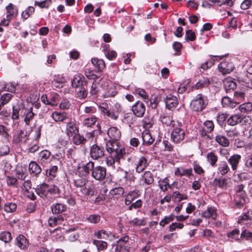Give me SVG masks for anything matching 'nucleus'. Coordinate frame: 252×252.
Segmentation results:
<instances>
[{"label":"nucleus","mask_w":252,"mask_h":252,"mask_svg":"<svg viewBox=\"0 0 252 252\" xmlns=\"http://www.w3.org/2000/svg\"><path fill=\"white\" fill-rule=\"evenodd\" d=\"M34 12V8L32 6H29L22 12V17L24 20L27 19Z\"/></svg>","instance_id":"3c124183"},{"label":"nucleus","mask_w":252,"mask_h":252,"mask_svg":"<svg viewBox=\"0 0 252 252\" xmlns=\"http://www.w3.org/2000/svg\"><path fill=\"white\" fill-rule=\"evenodd\" d=\"M93 244L95 245L98 251L104 250L107 247V243L101 240H94Z\"/></svg>","instance_id":"a19ab883"},{"label":"nucleus","mask_w":252,"mask_h":252,"mask_svg":"<svg viewBox=\"0 0 252 252\" xmlns=\"http://www.w3.org/2000/svg\"><path fill=\"white\" fill-rule=\"evenodd\" d=\"M107 134L111 140H118L121 137V132L116 127H111L108 131Z\"/></svg>","instance_id":"5701e85b"},{"label":"nucleus","mask_w":252,"mask_h":252,"mask_svg":"<svg viewBox=\"0 0 252 252\" xmlns=\"http://www.w3.org/2000/svg\"><path fill=\"white\" fill-rule=\"evenodd\" d=\"M215 214V209L212 207H208L207 210L202 212V216L205 218H209L210 217L214 218Z\"/></svg>","instance_id":"de8ad7c7"},{"label":"nucleus","mask_w":252,"mask_h":252,"mask_svg":"<svg viewBox=\"0 0 252 252\" xmlns=\"http://www.w3.org/2000/svg\"><path fill=\"white\" fill-rule=\"evenodd\" d=\"M25 111H26V110ZM24 114H25L24 121L26 123V125H29L30 122L33 119L34 114L31 110H28L27 111V112H25Z\"/></svg>","instance_id":"4d7b16f0"},{"label":"nucleus","mask_w":252,"mask_h":252,"mask_svg":"<svg viewBox=\"0 0 252 252\" xmlns=\"http://www.w3.org/2000/svg\"><path fill=\"white\" fill-rule=\"evenodd\" d=\"M129 240V238L127 235L120 238L117 242L116 245L113 246L112 248L113 252H129L130 248Z\"/></svg>","instance_id":"7ed1b4c3"},{"label":"nucleus","mask_w":252,"mask_h":252,"mask_svg":"<svg viewBox=\"0 0 252 252\" xmlns=\"http://www.w3.org/2000/svg\"><path fill=\"white\" fill-rule=\"evenodd\" d=\"M221 103L223 107H229L233 108L236 106V102L228 96H224L222 98Z\"/></svg>","instance_id":"e433bc0d"},{"label":"nucleus","mask_w":252,"mask_h":252,"mask_svg":"<svg viewBox=\"0 0 252 252\" xmlns=\"http://www.w3.org/2000/svg\"><path fill=\"white\" fill-rule=\"evenodd\" d=\"M220 71L223 74L230 73L234 68V65L232 62L224 61L221 62L218 66Z\"/></svg>","instance_id":"ddd939ff"},{"label":"nucleus","mask_w":252,"mask_h":252,"mask_svg":"<svg viewBox=\"0 0 252 252\" xmlns=\"http://www.w3.org/2000/svg\"><path fill=\"white\" fill-rule=\"evenodd\" d=\"M88 95L87 90L85 87L77 88L75 91V96L79 99H84Z\"/></svg>","instance_id":"c756f323"},{"label":"nucleus","mask_w":252,"mask_h":252,"mask_svg":"<svg viewBox=\"0 0 252 252\" xmlns=\"http://www.w3.org/2000/svg\"><path fill=\"white\" fill-rule=\"evenodd\" d=\"M86 220L90 222L97 223L100 220V217L98 215H91L87 218Z\"/></svg>","instance_id":"052dcab7"},{"label":"nucleus","mask_w":252,"mask_h":252,"mask_svg":"<svg viewBox=\"0 0 252 252\" xmlns=\"http://www.w3.org/2000/svg\"><path fill=\"white\" fill-rule=\"evenodd\" d=\"M96 121V117L94 116H92L91 117L87 118L84 120L83 125L87 127H90L94 125Z\"/></svg>","instance_id":"5fc2aeb1"},{"label":"nucleus","mask_w":252,"mask_h":252,"mask_svg":"<svg viewBox=\"0 0 252 252\" xmlns=\"http://www.w3.org/2000/svg\"><path fill=\"white\" fill-rule=\"evenodd\" d=\"M59 95L55 93H51L49 97V105L52 106H57L58 103Z\"/></svg>","instance_id":"79ce46f5"},{"label":"nucleus","mask_w":252,"mask_h":252,"mask_svg":"<svg viewBox=\"0 0 252 252\" xmlns=\"http://www.w3.org/2000/svg\"><path fill=\"white\" fill-rule=\"evenodd\" d=\"M94 235L98 239H106L109 237V233L105 230L101 229L95 232Z\"/></svg>","instance_id":"09e8293b"},{"label":"nucleus","mask_w":252,"mask_h":252,"mask_svg":"<svg viewBox=\"0 0 252 252\" xmlns=\"http://www.w3.org/2000/svg\"><path fill=\"white\" fill-rule=\"evenodd\" d=\"M87 141L86 139L79 132L73 135V142L76 145H84Z\"/></svg>","instance_id":"72a5a7b5"},{"label":"nucleus","mask_w":252,"mask_h":252,"mask_svg":"<svg viewBox=\"0 0 252 252\" xmlns=\"http://www.w3.org/2000/svg\"><path fill=\"white\" fill-rule=\"evenodd\" d=\"M50 193L51 194H59L60 193V190L59 188L53 185L51 187L48 185V193Z\"/></svg>","instance_id":"338daca9"},{"label":"nucleus","mask_w":252,"mask_h":252,"mask_svg":"<svg viewBox=\"0 0 252 252\" xmlns=\"http://www.w3.org/2000/svg\"><path fill=\"white\" fill-rule=\"evenodd\" d=\"M78 132V128L74 122L71 121L67 123L65 133L68 137H71Z\"/></svg>","instance_id":"4468645a"},{"label":"nucleus","mask_w":252,"mask_h":252,"mask_svg":"<svg viewBox=\"0 0 252 252\" xmlns=\"http://www.w3.org/2000/svg\"><path fill=\"white\" fill-rule=\"evenodd\" d=\"M214 185L221 189H226L227 186V179L226 178H217L214 180Z\"/></svg>","instance_id":"c9c22d12"},{"label":"nucleus","mask_w":252,"mask_h":252,"mask_svg":"<svg viewBox=\"0 0 252 252\" xmlns=\"http://www.w3.org/2000/svg\"><path fill=\"white\" fill-rule=\"evenodd\" d=\"M58 167L57 166H52L49 169L46 170V175L48 177H50V179L56 177Z\"/></svg>","instance_id":"864d4df0"},{"label":"nucleus","mask_w":252,"mask_h":252,"mask_svg":"<svg viewBox=\"0 0 252 252\" xmlns=\"http://www.w3.org/2000/svg\"><path fill=\"white\" fill-rule=\"evenodd\" d=\"M210 84V80L208 78H203L200 79L194 85L196 89H201L209 86Z\"/></svg>","instance_id":"2f4dec72"},{"label":"nucleus","mask_w":252,"mask_h":252,"mask_svg":"<svg viewBox=\"0 0 252 252\" xmlns=\"http://www.w3.org/2000/svg\"><path fill=\"white\" fill-rule=\"evenodd\" d=\"M94 167V163L92 161H89L85 164H83L78 168V173L79 176L87 177L92 173Z\"/></svg>","instance_id":"0eeeda50"},{"label":"nucleus","mask_w":252,"mask_h":252,"mask_svg":"<svg viewBox=\"0 0 252 252\" xmlns=\"http://www.w3.org/2000/svg\"><path fill=\"white\" fill-rule=\"evenodd\" d=\"M71 86L73 88L77 89L84 87L86 84V81L85 77L81 74L75 75L71 81Z\"/></svg>","instance_id":"9d476101"},{"label":"nucleus","mask_w":252,"mask_h":252,"mask_svg":"<svg viewBox=\"0 0 252 252\" xmlns=\"http://www.w3.org/2000/svg\"><path fill=\"white\" fill-rule=\"evenodd\" d=\"M205 106L204 98L200 94H198L196 98L190 102V107L194 111H201L205 107Z\"/></svg>","instance_id":"1a4fd4ad"},{"label":"nucleus","mask_w":252,"mask_h":252,"mask_svg":"<svg viewBox=\"0 0 252 252\" xmlns=\"http://www.w3.org/2000/svg\"><path fill=\"white\" fill-rule=\"evenodd\" d=\"M6 16L1 22L3 26H7L10 21L18 14L17 7L12 3H9L6 6Z\"/></svg>","instance_id":"20e7f679"},{"label":"nucleus","mask_w":252,"mask_h":252,"mask_svg":"<svg viewBox=\"0 0 252 252\" xmlns=\"http://www.w3.org/2000/svg\"><path fill=\"white\" fill-rule=\"evenodd\" d=\"M184 224L180 222H173L169 226V231H174L176 229H181L183 228Z\"/></svg>","instance_id":"69168bd1"},{"label":"nucleus","mask_w":252,"mask_h":252,"mask_svg":"<svg viewBox=\"0 0 252 252\" xmlns=\"http://www.w3.org/2000/svg\"><path fill=\"white\" fill-rule=\"evenodd\" d=\"M245 97V94L242 92H235L234 94V102H236V105L239 103L243 100Z\"/></svg>","instance_id":"a18cd8bd"},{"label":"nucleus","mask_w":252,"mask_h":252,"mask_svg":"<svg viewBox=\"0 0 252 252\" xmlns=\"http://www.w3.org/2000/svg\"><path fill=\"white\" fill-rule=\"evenodd\" d=\"M178 104L177 98L171 94H169L166 96L165 100L166 107L169 110H172L175 108Z\"/></svg>","instance_id":"dca6fc26"},{"label":"nucleus","mask_w":252,"mask_h":252,"mask_svg":"<svg viewBox=\"0 0 252 252\" xmlns=\"http://www.w3.org/2000/svg\"><path fill=\"white\" fill-rule=\"evenodd\" d=\"M148 166L147 160L144 157H140L138 161L136 171L138 173L142 172Z\"/></svg>","instance_id":"a878e982"},{"label":"nucleus","mask_w":252,"mask_h":252,"mask_svg":"<svg viewBox=\"0 0 252 252\" xmlns=\"http://www.w3.org/2000/svg\"><path fill=\"white\" fill-rule=\"evenodd\" d=\"M66 206L61 203L53 204L51 206V209L54 214L62 213L66 210Z\"/></svg>","instance_id":"412c9836"},{"label":"nucleus","mask_w":252,"mask_h":252,"mask_svg":"<svg viewBox=\"0 0 252 252\" xmlns=\"http://www.w3.org/2000/svg\"><path fill=\"white\" fill-rule=\"evenodd\" d=\"M223 85L225 91L228 92L234 90L236 88V83L230 79H226L223 81Z\"/></svg>","instance_id":"f704fd0d"},{"label":"nucleus","mask_w":252,"mask_h":252,"mask_svg":"<svg viewBox=\"0 0 252 252\" xmlns=\"http://www.w3.org/2000/svg\"><path fill=\"white\" fill-rule=\"evenodd\" d=\"M167 185H168V180L167 178L158 181L159 188L164 192L167 190Z\"/></svg>","instance_id":"bf43d9fd"},{"label":"nucleus","mask_w":252,"mask_h":252,"mask_svg":"<svg viewBox=\"0 0 252 252\" xmlns=\"http://www.w3.org/2000/svg\"><path fill=\"white\" fill-rule=\"evenodd\" d=\"M142 180L144 183L148 185H151L154 181V177L152 173L149 171H146L142 176Z\"/></svg>","instance_id":"7c9ffc66"},{"label":"nucleus","mask_w":252,"mask_h":252,"mask_svg":"<svg viewBox=\"0 0 252 252\" xmlns=\"http://www.w3.org/2000/svg\"><path fill=\"white\" fill-rule=\"evenodd\" d=\"M196 36L194 32L191 30H187L186 32L185 39L187 41H193L195 39Z\"/></svg>","instance_id":"774afa93"},{"label":"nucleus","mask_w":252,"mask_h":252,"mask_svg":"<svg viewBox=\"0 0 252 252\" xmlns=\"http://www.w3.org/2000/svg\"><path fill=\"white\" fill-rule=\"evenodd\" d=\"M66 236L69 241L74 242L78 239L79 234L74 228H70L66 231Z\"/></svg>","instance_id":"c85d7f7f"},{"label":"nucleus","mask_w":252,"mask_h":252,"mask_svg":"<svg viewBox=\"0 0 252 252\" xmlns=\"http://www.w3.org/2000/svg\"><path fill=\"white\" fill-rule=\"evenodd\" d=\"M245 168L246 170L250 171L252 168V154L244 159Z\"/></svg>","instance_id":"603ef678"},{"label":"nucleus","mask_w":252,"mask_h":252,"mask_svg":"<svg viewBox=\"0 0 252 252\" xmlns=\"http://www.w3.org/2000/svg\"><path fill=\"white\" fill-rule=\"evenodd\" d=\"M92 63L97 71H101L105 67V63L103 60L97 58H92Z\"/></svg>","instance_id":"bb28decb"},{"label":"nucleus","mask_w":252,"mask_h":252,"mask_svg":"<svg viewBox=\"0 0 252 252\" xmlns=\"http://www.w3.org/2000/svg\"><path fill=\"white\" fill-rule=\"evenodd\" d=\"M110 193L112 195L120 196L124 193V189L121 187L117 188L111 189Z\"/></svg>","instance_id":"0e129e2a"},{"label":"nucleus","mask_w":252,"mask_h":252,"mask_svg":"<svg viewBox=\"0 0 252 252\" xmlns=\"http://www.w3.org/2000/svg\"><path fill=\"white\" fill-rule=\"evenodd\" d=\"M0 240L4 243H9L12 240V235L8 231H4L0 233Z\"/></svg>","instance_id":"37998d69"},{"label":"nucleus","mask_w":252,"mask_h":252,"mask_svg":"<svg viewBox=\"0 0 252 252\" xmlns=\"http://www.w3.org/2000/svg\"><path fill=\"white\" fill-rule=\"evenodd\" d=\"M142 137L144 144L151 145L155 139L152 136L151 133L148 131H145L142 134Z\"/></svg>","instance_id":"473e14b6"},{"label":"nucleus","mask_w":252,"mask_h":252,"mask_svg":"<svg viewBox=\"0 0 252 252\" xmlns=\"http://www.w3.org/2000/svg\"><path fill=\"white\" fill-rule=\"evenodd\" d=\"M87 180L85 178L79 177L73 180V184L75 187L76 191L77 192L78 195L80 196H85L86 195H91L93 194L90 193V190L86 187L87 183Z\"/></svg>","instance_id":"f03ea898"},{"label":"nucleus","mask_w":252,"mask_h":252,"mask_svg":"<svg viewBox=\"0 0 252 252\" xmlns=\"http://www.w3.org/2000/svg\"><path fill=\"white\" fill-rule=\"evenodd\" d=\"M172 198L175 202H180L183 200L187 199L188 196L185 194L180 193L178 191H175L172 193Z\"/></svg>","instance_id":"4c0bfd02"},{"label":"nucleus","mask_w":252,"mask_h":252,"mask_svg":"<svg viewBox=\"0 0 252 252\" xmlns=\"http://www.w3.org/2000/svg\"><path fill=\"white\" fill-rule=\"evenodd\" d=\"M15 244L21 249L25 250L29 246L28 240L23 235H19L15 240Z\"/></svg>","instance_id":"6ab92c4d"},{"label":"nucleus","mask_w":252,"mask_h":252,"mask_svg":"<svg viewBox=\"0 0 252 252\" xmlns=\"http://www.w3.org/2000/svg\"><path fill=\"white\" fill-rule=\"evenodd\" d=\"M37 194L42 198L47 197L48 195V185L43 183L37 186L35 189Z\"/></svg>","instance_id":"a211bd4d"},{"label":"nucleus","mask_w":252,"mask_h":252,"mask_svg":"<svg viewBox=\"0 0 252 252\" xmlns=\"http://www.w3.org/2000/svg\"><path fill=\"white\" fill-rule=\"evenodd\" d=\"M241 159V156L239 154H234L228 158V162L233 171H236L237 169Z\"/></svg>","instance_id":"2eb2a0df"},{"label":"nucleus","mask_w":252,"mask_h":252,"mask_svg":"<svg viewBox=\"0 0 252 252\" xmlns=\"http://www.w3.org/2000/svg\"><path fill=\"white\" fill-rule=\"evenodd\" d=\"M63 221L64 219L62 215H58L57 217H51L48 220L49 225L52 227L61 224Z\"/></svg>","instance_id":"393cba45"},{"label":"nucleus","mask_w":252,"mask_h":252,"mask_svg":"<svg viewBox=\"0 0 252 252\" xmlns=\"http://www.w3.org/2000/svg\"><path fill=\"white\" fill-rule=\"evenodd\" d=\"M51 0H45L42 1H35L34 5H38L39 7L43 8H48L49 6L51 4Z\"/></svg>","instance_id":"680f3d73"},{"label":"nucleus","mask_w":252,"mask_h":252,"mask_svg":"<svg viewBox=\"0 0 252 252\" xmlns=\"http://www.w3.org/2000/svg\"><path fill=\"white\" fill-rule=\"evenodd\" d=\"M110 156L106 158V163L107 166H113L115 162L120 163V160L121 158H123L124 157H120L118 160L116 159V157L117 156L114 157V154H110Z\"/></svg>","instance_id":"ea45409f"},{"label":"nucleus","mask_w":252,"mask_h":252,"mask_svg":"<svg viewBox=\"0 0 252 252\" xmlns=\"http://www.w3.org/2000/svg\"><path fill=\"white\" fill-rule=\"evenodd\" d=\"M249 117H243L239 114L232 115L228 120L227 123L229 125L234 126L239 123H244L248 121Z\"/></svg>","instance_id":"9b49d317"},{"label":"nucleus","mask_w":252,"mask_h":252,"mask_svg":"<svg viewBox=\"0 0 252 252\" xmlns=\"http://www.w3.org/2000/svg\"><path fill=\"white\" fill-rule=\"evenodd\" d=\"M215 140L220 145L223 147H227L229 145V140L223 135H217L215 138Z\"/></svg>","instance_id":"58836bf2"},{"label":"nucleus","mask_w":252,"mask_h":252,"mask_svg":"<svg viewBox=\"0 0 252 252\" xmlns=\"http://www.w3.org/2000/svg\"><path fill=\"white\" fill-rule=\"evenodd\" d=\"M185 131L178 124V126L174 127L171 134V138L172 141L175 143H179L185 139Z\"/></svg>","instance_id":"423d86ee"},{"label":"nucleus","mask_w":252,"mask_h":252,"mask_svg":"<svg viewBox=\"0 0 252 252\" xmlns=\"http://www.w3.org/2000/svg\"><path fill=\"white\" fill-rule=\"evenodd\" d=\"M146 108L144 104L140 101L136 102L132 107L133 114L138 117H142L145 112Z\"/></svg>","instance_id":"f8f14e48"},{"label":"nucleus","mask_w":252,"mask_h":252,"mask_svg":"<svg viewBox=\"0 0 252 252\" xmlns=\"http://www.w3.org/2000/svg\"><path fill=\"white\" fill-rule=\"evenodd\" d=\"M118 140H110L106 144V149L110 154H114V157L117 156L118 160L120 157H124L126 152L125 149L119 145Z\"/></svg>","instance_id":"f257e3e1"},{"label":"nucleus","mask_w":252,"mask_h":252,"mask_svg":"<svg viewBox=\"0 0 252 252\" xmlns=\"http://www.w3.org/2000/svg\"><path fill=\"white\" fill-rule=\"evenodd\" d=\"M230 168L225 161H221L219 162L217 169V173L221 176H224L230 171Z\"/></svg>","instance_id":"f3484780"},{"label":"nucleus","mask_w":252,"mask_h":252,"mask_svg":"<svg viewBox=\"0 0 252 252\" xmlns=\"http://www.w3.org/2000/svg\"><path fill=\"white\" fill-rule=\"evenodd\" d=\"M29 171L31 175L36 176L41 173V168L36 162L32 161L29 164Z\"/></svg>","instance_id":"4be33fe9"},{"label":"nucleus","mask_w":252,"mask_h":252,"mask_svg":"<svg viewBox=\"0 0 252 252\" xmlns=\"http://www.w3.org/2000/svg\"><path fill=\"white\" fill-rule=\"evenodd\" d=\"M239 110L242 113H248L252 110V103H245L239 106Z\"/></svg>","instance_id":"8fccbe9b"},{"label":"nucleus","mask_w":252,"mask_h":252,"mask_svg":"<svg viewBox=\"0 0 252 252\" xmlns=\"http://www.w3.org/2000/svg\"><path fill=\"white\" fill-rule=\"evenodd\" d=\"M218 158V156L215 153V151L208 152L206 154V160L213 167L216 166Z\"/></svg>","instance_id":"aec40b11"},{"label":"nucleus","mask_w":252,"mask_h":252,"mask_svg":"<svg viewBox=\"0 0 252 252\" xmlns=\"http://www.w3.org/2000/svg\"><path fill=\"white\" fill-rule=\"evenodd\" d=\"M17 209V204L12 202H7L4 206V210L7 213H12Z\"/></svg>","instance_id":"c03bdc74"},{"label":"nucleus","mask_w":252,"mask_h":252,"mask_svg":"<svg viewBox=\"0 0 252 252\" xmlns=\"http://www.w3.org/2000/svg\"><path fill=\"white\" fill-rule=\"evenodd\" d=\"M160 120L162 124L166 126H172L173 127L176 126L175 122L173 120L172 117L166 114H163L160 117Z\"/></svg>","instance_id":"b1692460"},{"label":"nucleus","mask_w":252,"mask_h":252,"mask_svg":"<svg viewBox=\"0 0 252 252\" xmlns=\"http://www.w3.org/2000/svg\"><path fill=\"white\" fill-rule=\"evenodd\" d=\"M9 129L4 125H0V136L2 138L8 140L10 134L8 133Z\"/></svg>","instance_id":"49530a36"},{"label":"nucleus","mask_w":252,"mask_h":252,"mask_svg":"<svg viewBox=\"0 0 252 252\" xmlns=\"http://www.w3.org/2000/svg\"><path fill=\"white\" fill-rule=\"evenodd\" d=\"M24 131L22 130H17L13 135V141L15 143L20 142L23 137Z\"/></svg>","instance_id":"6e6d98bb"},{"label":"nucleus","mask_w":252,"mask_h":252,"mask_svg":"<svg viewBox=\"0 0 252 252\" xmlns=\"http://www.w3.org/2000/svg\"><path fill=\"white\" fill-rule=\"evenodd\" d=\"M12 95L10 94L6 93L1 95L0 98V104L1 105H4L7 103L11 99Z\"/></svg>","instance_id":"13d9d810"},{"label":"nucleus","mask_w":252,"mask_h":252,"mask_svg":"<svg viewBox=\"0 0 252 252\" xmlns=\"http://www.w3.org/2000/svg\"><path fill=\"white\" fill-rule=\"evenodd\" d=\"M91 176L95 180L101 181L106 177V169L105 167L100 165L94 167L93 170H92Z\"/></svg>","instance_id":"6e6552de"},{"label":"nucleus","mask_w":252,"mask_h":252,"mask_svg":"<svg viewBox=\"0 0 252 252\" xmlns=\"http://www.w3.org/2000/svg\"><path fill=\"white\" fill-rule=\"evenodd\" d=\"M105 153L104 148L97 144L93 145L90 149V157L94 160L101 159L104 157Z\"/></svg>","instance_id":"39448f33"},{"label":"nucleus","mask_w":252,"mask_h":252,"mask_svg":"<svg viewBox=\"0 0 252 252\" xmlns=\"http://www.w3.org/2000/svg\"><path fill=\"white\" fill-rule=\"evenodd\" d=\"M52 117L56 122H63L67 118V114L65 112L55 111L52 113Z\"/></svg>","instance_id":"cd10ccee"},{"label":"nucleus","mask_w":252,"mask_h":252,"mask_svg":"<svg viewBox=\"0 0 252 252\" xmlns=\"http://www.w3.org/2000/svg\"><path fill=\"white\" fill-rule=\"evenodd\" d=\"M50 152L48 150H43L41 151L39 155L40 160L42 162H45L50 157Z\"/></svg>","instance_id":"e2e57ef3"}]
</instances>
